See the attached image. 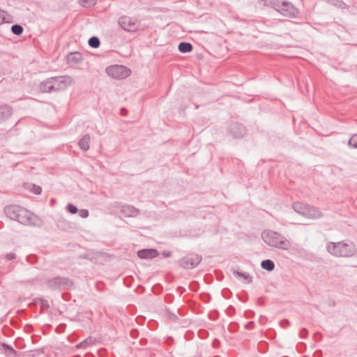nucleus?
Wrapping results in <instances>:
<instances>
[{
    "label": "nucleus",
    "instance_id": "f257e3e1",
    "mask_svg": "<svg viewBox=\"0 0 357 357\" xmlns=\"http://www.w3.org/2000/svg\"><path fill=\"white\" fill-rule=\"evenodd\" d=\"M5 214L11 220L24 225H34L36 216L29 211L18 205H9L4 208Z\"/></svg>",
    "mask_w": 357,
    "mask_h": 357
},
{
    "label": "nucleus",
    "instance_id": "f03ea898",
    "mask_svg": "<svg viewBox=\"0 0 357 357\" xmlns=\"http://www.w3.org/2000/svg\"><path fill=\"white\" fill-rule=\"evenodd\" d=\"M259 4L270 6L287 17H296L298 14V10L285 0H261Z\"/></svg>",
    "mask_w": 357,
    "mask_h": 357
},
{
    "label": "nucleus",
    "instance_id": "7ed1b4c3",
    "mask_svg": "<svg viewBox=\"0 0 357 357\" xmlns=\"http://www.w3.org/2000/svg\"><path fill=\"white\" fill-rule=\"evenodd\" d=\"M326 248L331 255L337 257H351L356 253L355 245L350 241L330 242Z\"/></svg>",
    "mask_w": 357,
    "mask_h": 357
},
{
    "label": "nucleus",
    "instance_id": "20e7f679",
    "mask_svg": "<svg viewBox=\"0 0 357 357\" xmlns=\"http://www.w3.org/2000/svg\"><path fill=\"white\" fill-rule=\"evenodd\" d=\"M261 238L268 245L280 250H287L291 245V243L285 236L273 230L264 231L261 233Z\"/></svg>",
    "mask_w": 357,
    "mask_h": 357
},
{
    "label": "nucleus",
    "instance_id": "39448f33",
    "mask_svg": "<svg viewBox=\"0 0 357 357\" xmlns=\"http://www.w3.org/2000/svg\"><path fill=\"white\" fill-rule=\"evenodd\" d=\"M119 25L128 32H135L141 26L140 21L134 17L123 15L119 18Z\"/></svg>",
    "mask_w": 357,
    "mask_h": 357
},
{
    "label": "nucleus",
    "instance_id": "423d86ee",
    "mask_svg": "<svg viewBox=\"0 0 357 357\" xmlns=\"http://www.w3.org/2000/svg\"><path fill=\"white\" fill-rule=\"evenodd\" d=\"M106 73L114 79H123L128 77L130 73V70L121 65H113L106 68Z\"/></svg>",
    "mask_w": 357,
    "mask_h": 357
},
{
    "label": "nucleus",
    "instance_id": "0eeeda50",
    "mask_svg": "<svg viewBox=\"0 0 357 357\" xmlns=\"http://www.w3.org/2000/svg\"><path fill=\"white\" fill-rule=\"evenodd\" d=\"M52 82L54 84V91L58 92L66 89L73 83V79L68 75L52 77Z\"/></svg>",
    "mask_w": 357,
    "mask_h": 357
},
{
    "label": "nucleus",
    "instance_id": "6e6552de",
    "mask_svg": "<svg viewBox=\"0 0 357 357\" xmlns=\"http://www.w3.org/2000/svg\"><path fill=\"white\" fill-rule=\"evenodd\" d=\"M228 132L234 138H241L246 133L245 128L241 123H231L228 126Z\"/></svg>",
    "mask_w": 357,
    "mask_h": 357
},
{
    "label": "nucleus",
    "instance_id": "1a4fd4ad",
    "mask_svg": "<svg viewBox=\"0 0 357 357\" xmlns=\"http://www.w3.org/2000/svg\"><path fill=\"white\" fill-rule=\"evenodd\" d=\"M67 278L56 277L47 281V286L53 290L59 289L70 284Z\"/></svg>",
    "mask_w": 357,
    "mask_h": 357
},
{
    "label": "nucleus",
    "instance_id": "9d476101",
    "mask_svg": "<svg viewBox=\"0 0 357 357\" xmlns=\"http://www.w3.org/2000/svg\"><path fill=\"white\" fill-rule=\"evenodd\" d=\"M137 257L140 259H153L158 256L159 253L156 249H142L137 251Z\"/></svg>",
    "mask_w": 357,
    "mask_h": 357
},
{
    "label": "nucleus",
    "instance_id": "9b49d317",
    "mask_svg": "<svg viewBox=\"0 0 357 357\" xmlns=\"http://www.w3.org/2000/svg\"><path fill=\"white\" fill-rule=\"evenodd\" d=\"M39 90L42 93H54L52 78L50 77L41 82L39 85Z\"/></svg>",
    "mask_w": 357,
    "mask_h": 357
},
{
    "label": "nucleus",
    "instance_id": "f8f14e48",
    "mask_svg": "<svg viewBox=\"0 0 357 357\" xmlns=\"http://www.w3.org/2000/svg\"><path fill=\"white\" fill-rule=\"evenodd\" d=\"M305 217L310 219H318L322 216V213L317 208L307 205Z\"/></svg>",
    "mask_w": 357,
    "mask_h": 357
},
{
    "label": "nucleus",
    "instance_id": "ddd939ff",
    "mask_svg": "<svg viewBox=\"0 0 357 357\" xmlns=\"http://www.w3.org/2000/svg\"><path fill=\"white\" fill-rule=\"evenodd\" d=\"M121 213L127 217H135L139 213V210L130 205H123L121 206Z\"/></svg>",
    "mask_w": 357,
    "mask_h": 357
},
{
    "label": "nucleus",
    "instance_id": "4468645a",
    "mask_svg": "<svg viewBox=\"0 0 357 357\" xmlns=\"http://www.w3.org/2000/svg\"><path fill=\"white\" fill-rule=\"evenodd\" d=\"M83 59L82 55L79 52H71L67 56V61L71 64H78Z\"/></svg>",
    "mask_w": 357,
    "mask_h": 357
},
{
    "label": "nucleus",
    "instance_id": "2eb2a0df",
    "mask_svg": "<svg viewBox=\"0 0 357 357\" xmlns=\"http://www.w3.org/2000/svg\"><path fill=\"white\" fill-rule=\"evenodd\" d=\"M12 114V108L8 105L0 107V122L7 119Z\"/></svg>",
    "mask_w": 357,
    "mask_h": 357
},
{
    "label": "nucleus",
    "instance_id": "dca6fc26",
    "mask_svg": "<svg viewBox=\"0 0 357 357\" xmlns=\"http://www.w3.org/2000/svg\"><path fill=\"white\" fill-rule=\"evenodd\" d=\"M91 141V137L89 135L86 134L84 135L79 141L78 145L80 147V149L83 151H87L89 149V144Z\"/></svg>",
    "mask_w": 357,
    "mask_h": 357
},
{
    "label": "nucleus",
    "instance_id": "f3484780",
    "mask_svg": "<svg viewBox=\"0 0 357 357\" xmlns=\"http://www.w3.org/2000/svg\"><path fill=\"white\" fill-rule=\"evenodd\" d=\"M307 205H305L301 202H295L292 204V208L295 212L302 215H305Z\"/></svg>",
    "mask_w": 357,
    "mask_h": 357
},
{
    "label": "nucleus",
    "instance_id": "a211bd4d",
    "mask_svg": "<svg viewBox=\"0 0 357 357\" xmlns=\"http://www.w3.org/2000/svg\"><path fill=\"white\" fill-rule=\"evenodd\" d=\"M95 343V340L92 337H89L86 338L84 340L77 344L75 346L76 349H86L89 346L93 345Z\"/></svg>",
    "mask_w": 357,
    "mask_h": 357
},
{
    "label": "nucleus",
    "instance_id": "6ab92c4d",
    "mask_svg": "<svg viewBox=\"0 0 357 357\" xmlns=\"http://www.w3.org/2000/svg\"><path fill=\"white\" fill-rule=\"evenodd\" d=\"M13 22V17L7 12L0 9V24L4 23H11Z\"/></svg>",
    "mask_w": 357,
    "mask_h": 357
},
{
    "label": "nucleus",
    "instance_id": "aec40b11",
    "mask_svg": "<svg viewBox=\"0 0 357 357\" xmlns=\"http://www.w3.org/2000/svg\"><path fill=\"white\" fill-rule=\"evenodd\" d=\"M178 50L181 53H188L192 50V45L190 43L181 42L178 44Z\"/></svg>",
    "mask_w": 357,
    "mask_h": 357
},
{
    "label": "nucleus",
    "instance_id": "412c9836",
    "mask_svg": "<svg viewBox=\"0 0 357 357\" xmlns=\"http://www.w3.org/2000/svg\"><path fill=\"white\" fill-rule=\"evenodd\" d=\"M198 262L193 261L192 260H190L188 258H184L181 260V264L183 267L185 268H192L195 267L198 264Z\"/></svg>",
    "mask_w": 357,
    "mask_h": 357
},
{
    "label": "nucleus",
    "instance_id": "4be33fe9",
    "mask_svg": "<svg viewBox=\"0 0 357 357\" xmlns=\"http://www.w3.org/2000/svg\"><path fill=\"white\" fill-rule=\"evenodd\" d=\"M261 266L264 270L272 271L275 268V264L271 259H265L261 261Z\"/></svg>",
    "mask_w": 357,
    "mask_h": 357
},
{
    "label": "nucleus",
    "instance_id": "5701e85b",
    "mask_svg": "<svg viewBox=\"0 0 357 357\" xmlns=\"http://www.w3.org/2000/svg\"><path fill=\"white\" fill-rule=\"evenodd\" d=\"M88 44L91 47L98 48L100 47V41L97 36H92L89 39Z\"/></svg>",
    "mask_w": 357,
    "mask_h": 357
},
{
    "label": "nucleus",
    "instance_id": "b1692460",
    "mask_svg": "<svg viewBox=\"0 0 357 357\" xmlns=\"http://www.w3.org/2000/svg\"><path fill=\"white\" fill-rule=\"evenodd\" d=\"M234 274L239 278H242L243 280H246L248 283L252 282V277L248 273L235 271H234Z\"/></svg>",
    "mask_w": 357,
    "mask_h": 357
},
{
    "label": "nucleus",
    "instance_id": "393cba45",
    "mask_svg": "<svg viewBox=\"0 0 357 357\" xmlns=\"http://www.w3.org/2000/svg\"><path fill=\"white\" fill-rule=\"evenodd\" d=\"M10 29L12 33L17 36L21 35L24 31L22 26L18 24H13Z\"/></svg>",
    "mask_w": 357,
    "mask_h": 357
},
{
    "label": "nucleus",
    "instance_id": "a878e982",
    "mask_svg": "<svg viewBox=\"0 0 357 357\" xmlns=\"http://www.w3.org/2000/svg\"><path fill=\"white\" fill-rule=\"evenodd\" d=\"M36 303L40 304L42 310H46L50 307L48 301L43 298H38L36 301Z\"/></svg>",
    "mask_w": 357,
    "mask_h": 357
},
{
    "label": "nucleus",
    "instance_id": "bb28decb",
    "mask_svg": "<svg viewBox=\"0 0 357 357\" xmlns=\"http://www.w3.org/2000/svg\"><path fill=\"white\" fill-rule=\"evenodd\" d=\"M96 0H80V5L84 7H91L96 5Z\"/></svg>",
    "mask_w": 357,
    "mask_h": 357
},
{
    "label": "nucleus",
    "instance_id": "cd10ccee",
    "mask_svg": "<svg viewBox=\"0 0 357 357\" xmlns=\"http://www.w3.org/2000/svg\"><path fill=\"white\" fill-rule=\"evenodd\" d=\"M348 144L352 148L357 149V133L354 134L349 140Z\"/></svg>",
    "mask_w": 357,
    "mask_h": 357
},
{
    "label": "nucleus",
    "instance_id": "c85d7f7f",
    "mask_svg": "<svg viewBox=\"0 0 357 357\" xmlns=\"http://www.w3.org/2000/svg\"><path fill=\"white\" fill-rule=\"evenodd\" d=\"M66 209L71 214H75L78 212L77 206L72 204H68L66 206Z\"/></svg>",
    "mask_w": 357,
    "mask_h": 357
},
{
    "label": "nucleus",
    "instance_id": "c756f323",
    "mask_svg": "<svg viewBox=\"0 0 357 357\" xmlns=\"http://www.w3.org/2000/svg\"><path fill=\"white\" fill-rule=\"evenodd\" d=\"M79 215L83 218H86L89 216V211L87 209H81L78 211Z\"/></svg>",
    "mask_w": 357,
    "mask_h": 357
},
{
    "label": "nucleus",
    "instance_id": "7c9ffc66",
    "mask_svg": "<svg viewBox=\"0 0 357 357\" xmlns=\"http://www.w3.org/2000/svg\"><path fill=\"white\" fill-rule=\"evenodd\" d=\"M308 331L306 328H303L301 329L299 332V336L301 339H305L307 336Z\"/></svg>",
    "mask_w": 357,
    "mask_h": 357
},
{
    "label": "nucleus",
    "instance_id": "2f4dec72",
    "mask_svg": "<svg viewBox=\"0 0 357 357\" xmlns=\"http://www.w3.org/2000/svg\"><path fill=\"white\" fill-rule=\"evenodd\" d=\"M36 257L33 255H31L26 257V261L30 264H34L36 261Z\"/></svg>",
    "mask_w": 357,
    "mask_h": 357
},
{
    "label": "nucleus",
    "instance_id": "473e14b6",
    "mask_svg": "<svg viewBox=\"0 0 357 357\" xmlns=\"http://www.w3.org/2000/svg\"><path fill=\"white\" fill-rule=\"evenodd\" d=\"M5 259L8 261L15 259H16V255L14 253H8L6 255Z\"/></svg>",
    "mask_w": 357,
    "mask_h": 357
},
{
    "label": "nucleus",
    "instance_id": "72a5a7b5",
    "mask_svg": "<svg viewBox=\"0 0 357 357\" xmlns=\"http://www.w3.org/2000/svg\"><path fill=\"white\" fill-rule=\"evenodd\" d=\"M280 325L281 326V327L286 328L289 326V321L287 319H283L280 321Z\"/></svg>",
    "mask_w": 357,
    "mask_h": 357
},
{
    "label": "nucleus",
    "instance_id": "f704fd0d",
    "mask_svg": "<svg viewBox=\"0 0 357 357\" xmlns=\"http://www.w3.org/2000/svg\"><path fill=\"white\" fill-rule=\"evenodd\" d=\"M2 346L5 349L10 351L12 354H15V351L11 346L5 343H3Z\"/></svg>",
    "mask_w": 357,
    "mask_h": 357
},
{
    "label": "nucleus",
    "instance_id": "c9c22d12",
    "mask_svg": "<svg viewBox=\"0 0 357 357\" xmlns=\"http://www.w3.org/2000/svg\"><path fill=\"white\" fill-rule=\"evenodd\" d=\"M42 192V188L38 186V185H33V192L36 194V195H40Z\"/></svg>",
    "mask_w": 357,
    "mask_h": 357
},
{
    "label": "nucleus",
    "instance_id": "e433bc0d",
    "mask_svg": "<svg viewBox=\"0 0 357 357\" xmlns=\"http://www.w3.org/2000/svg\"><path fill=\"white\" fill-rule=\"evenodd\" d=\"M335 6L340 8H344L346 5L343 1L336 0Z\"/></svg>",
    "mask_w": 357,
    "mask_h": 357
},
{
    "label": "nucleus",
    "instance_id": "4c0bfd02",
    "mask_svg": "<svg viewBox=\"0 0 357 357\" xmlns=\"http://www.w3.org/2000/svg\"><path fill=\"white\" fill-rule=\"evenodd\" d=\"M202 301H204L206 303H208L209 301V297L208 294H205L202 293Z\"/></svg>",
    "mask_w": 357,
    "mask_h": 357
},
{
    "label": "nucleus",
    "instance_id": "58836bf2",
    "mask_svg": "<svg viewBox=\"0 0 357 357\" xmlns=\"http://www.w3.org/2000/svg\"><path fill=\"white\" fill-rule=\"evenodd\" d=\"M253 325H254V322H253V321H250V322H248V323L245 326V328H246V329H248V330H249V329H251V328H252V326H253Z\"/></svg>",
    "mask_w": 357,
    "mask_h": 357
},
{
    "label": "nucleus",
    "instance_id": "ea45409f",
    "mask_svg": "<svg viewBox=\"0 0 357 357\" xmlns=\"http://www.w3.org/2000/svg\"><path fill=\"white\" fill-rule=\"evenodd\" d=\"M218 344H219V341L218 340H214V341L213 342V347H217Z\"/></svg>",
    "mask_w": 357,
    "mask_h": 357
},
{
    "label": "nucleus",
    "instance_id": "a19ab883",
    "mask_svg": "<svg viewBox=\"0 0 357 357\" xmlns=\"http://www.w3.org/2000/svg\"><path fill=\"white\" fill-rule=\"evenodd\" d=\"M170 319L172 321H176L177 319V317L175 314H172V315L170 316Z\"/></svg>",
    "mask_w": 357,
    "mask_h": 357
},
{
    "label": "nucleus",
    "instance_id": "79ce46f5",
    "mask_svg": "<svg viewBox=\"0 0 357 357\" xmlns=\"http://www.w3.org/2000/svg\"><path fill=\"white\" fill-rule=\"evenodd\" d=\"M126 112V109H124V108H122V109H121V114L122 115H124Z\"/></svg>",
    "mask_w": 357,
    "mask_h": 357
},
{
    "label": "nucleus",
    "instance_id": "37998d69",
    "mask_svg": "<svg viewBox=\"0 0 357 357\" xmlns=\"http://www.w3.org/2000/svg\"><path fill=\"white\" fill-rule=\"evenodd\" d=\"M137 333V331L136 330H132L131 331V335L133 336V335H136Z\"/></svg>",
    "mask_w": 357,
    "mask_h": 357
},
{
    "label": "nucleus",
    "instance_id": "c03bdc74",
    "mask_svg": "<svg viewBox=\"0 0 357 357\" xmlns=\"http://www.w3.org/2000/svg\"><path fill=\"white\" fill-rule=\"evenodd\" d=\"M164 255H165V257H169V256L171 255V254H170V252H164Z\"/></svg>",
    "mask_w": 357,
    "mask_h": 357
},
{
    "label": "nucleus",
    "instance_id": "a18cd8bd",
    "mask_svg": "<svg viewBox=\"0 0 357 357\" xmlns=\"http://www.w3.org/2000/svg\"><path fill=\"white\" fill-rule=\"evenodd\" d=\"M200 333H201V329H199L197 331V335L199 336L200 335Z\"/></svg>",
    "mask_w": 357,
    "mask_h": 357
},
{
    "label": "nucleus",
    "instance_id": "49530a36",
    "mask_svg": "<svg viewBox=\"0 0 357 357\" xmlns=\"http://www.w3.org/2000/svg\"><path fill=\"white\" fill-rule=\"evenodd\" d=\"M233 310L232 307L231 306H229V308L227 309V310L229 311V310Z\"/></svg>",
    "mask_w": 357,
    "mask_h": 357
},
{
    "label": "nucleus",
    "instance_id": "de8ad7c7",
    "mask_svg": "<svg viewBox=\"0 0 357 357\" xmlns=\"http://www.w3.org/2000/svg\"><path fill=\"white\" fill-rule=\"evenodd\" d=\"M198 107H199V105H195V109H197V108H198Z\"/></svg>",
    "mask_w": 357,
    "mask_h": 357
},
{
    "label": "nucleus",
    "instance_id": "09e8293b",
    "mask_svg": "<svg viewBox=\"0 0 357 357\" xmlns=\"http://www.w3.org/2000/svg\"><path fill=\"white\" fill-rule=\"evenodd\" d=\"M54 199H51L52 203H54Z\"/></svg>",
    "mask_w": 357,
    "mask_h": 357
},
{
    "label": "nucleus",
    "instance_id": "8fccbe9b",
    "mask_svg": "<svg viewBox=\"0 0 357 357\" xmlns=\"http://www.w3.org/2000/svg\"><path fill=\"white\" fill-rule=\"evenodd\" d=\"M202 337H203L204 336V331L203 330H202Z\"/></svg>",
    "mask_w": 357,
    "mask_h": 357
}]
</instances>
